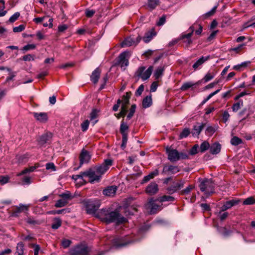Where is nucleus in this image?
<instances>
[{"mask_svg":"<svg viewBox=\"0 0 255 255\" xmlns=\"http://www.w3.org/2000/svg\"><path fill=\"white\" fill-rule=\"evenodd\" d=\"M95 13V11L93 9H87L85 11V15L87 17H91Z\"/></svg>","mask_w":255,"mask_h":255,"instance_id":"obj_60","label":"nucleus"},{"mask_svg":"<svg viewBox=\"0 0 255 255\" xmlns=\"http://www.w3.org/2000/svg\"><path fill=\"white\" fill-rule=\"evenodd\" d=\"M148 204L150 208V213L151 214H155L161 210L162 204H156L152 199L149 201Z\"/></svg>","mask_w":255,"mask_h":255,"instance_id":"obj_14","label":"nucleus"},{"mask_svg":"<svg viewBox=\"0 0 255 255\" xmlns=\"http://www.w3.org/2000/svg\"><path fill=\"white\" fill-rule=\"evenodd\" d=\"M194 186L190 185H189L187 187H186L185 189L183 190L181 192V194L182 195H186L189 194L190 191L193 189Z\"/></svg>","mask_w":255,"mask_h":255,"instance_id":"obj_51","label":"nucleus"},{"mask_svg":"<svg viewBox=\"0 0 255 255\" xmlns=\"http://www.w3.org/2000/svg\"><path fill=\"white\" fill-rule=\"evenodd\" d=\"M198 148L199 146L198 144L194 145L193 147L191 149L190 151V154L191 155H195L197 153Z\"/></svg>","mask_w":255,"mask_h":255,"instance_id":"obj_64","label":"nucleus"},{"mask_svg":"<svg viewBox=\"0 0 255 255\" xmlns=\"http://www.w3.org/2000/svg\"><path fill=\"white\" fill-rule=\"evenodd\" d=\"M144 90V86L143 84H141L139 86L138 88L135 92V95L136 96H140Z\"/></svg>","mask_w":255,"mask_h":255,"instance_id":"obj_63","label":"nucleus"},{"mask_svg":"<svg viewBox=\"0 0 255 255\" xmlns=\"http://www.w3.org/2000/svg\"><path fill=\"white\" fill-rule=\"evenodd\" d=\"M127 113V107L125 105H122L121 112L118 114H115L118 119H120L121 117H124Z\"/></svg>","mask_w":255,"mask_h":255,"instance_id":"obj_35","label":"nucleus"},{"mask_svg":"<svg viewBox=\"0 0 255 255\" xmlns=\"http://www.w3.org/2000/svg\"><path fill=\"white\" fill-rule=\"evenodd\" d=\"M91 251L90 247L85 245L80 244L70 250L69 255H88Z\"/></svg>","mask_w":255,"mask_h":255,"instance_id":"obj_4","label":"nucleus"},{"mask_svg":"<svg viewBox=\"0 0 255 255\" xmlns=\"http://www.w3.org/2000/svg\"><path fill=\"white\" fill-rule=\"evenodd\" d=\"M153 67L152 66H149L145 70V67L141 66L138 68L135 73V76L138 78V79L141 78L143 81L147 80L151 76Z\"/></svg>","mask_w":255,"mask_h":255,"instance_id":"obj_5","label":"nucleus"},{"mask_svg":"<svg viewBox=\"0 0 255 255\" xmlns=\"http://www.w3.org/2000/svg\"><path fill=\"white\" fill-rule=\"evenodd\" d=\"M67 203V201H65L62 199H60L56 201L55 206L57 208H61L65 206Z\"/></svg>","mask_w":255,"mask_h":255,"instance_id":"obj_43","label":"nucleus"},{"mask_svg":"<svg viewBox=\"0 0 255 255\" xmlns=\"http://www.w3.org/2000/svg\"><path fill=\"white\" fill-rule=\"evenodd\" d=\"M35 56L33 54H27L22 57V59L24 61H30L34 60Z\"/></svg>","mask_w":255,"mask_h":255,"instance_id":"obj_45","label":"nucleus"},{"mask_svg":"<svg viewBox=\"0 0 255 255\" xmlns=\"http://www.w3.org/2000/svg\"><path fill=\"white\" fill-rule=\"evenodd\" d=\"M36 48V45L34 44H27L22 48V50L26 51L29 50L34 49Z\"/></svg>","mask_w":255,"mask_h":255,"instance_id":"obj_53","label":"nucleus"},{"mask_svg":"<svg viewBox=\"0 0 255 255\" xmlns=\"http://www.w3.org/2000/svg\"><path fill=\"white\" fill-rule=\"evenodd\" d=\"M117 190L116 186H109L103 190V193L107 196H113L116 194Z\"/></svg>","mask_w":255,"mask_h":255,"instance_id":"obj_21","label":"nucleus"},{"mask_svg":"<svg viewBox=\"0 0 255 255\" xmlns=\"http://www.w3.org/2000/svg\"><path fill=\"white\" fill-rule=\"evenodd\" d=\"M20 16V13L18 12L14 13L9 19V21L10 22H13L15 21Z\"/></svg>","mask_w":255,"mask_h":255,"instance_id":"obj_52","label":"nucleus"},{"mask_svg":"<svg viewBox=\"0 0 255 255\" xmlns=\"http://www.w3.org/2000/svg\"><path fill=\"white\" fill-rule=\"evenodd\" d=\"M131 242L127 239L126 237H117L112 242V246L116 249H120L125 247L131 243Z\"/></svg>","mask_w":255,"mask_h":255,"instance_id":"obj_10","label":"nucleus"},{"mask_svg":"<svg viewBox=\"0 0 255 255\" xmlns=\"http://www.w3.org/2000/svg\"><path fill=\"white\" fill-rule=\"evenodd\" d=\"M160 3V0H147V6L150 10L154 9Z\"/></svg>","mask_w":255,"mask_h":255,"instance_id":"obj_27","label":"nucleus"},{"mask_svg":"<svg viewBox=\"0 0 255 255\" xmlns=\"http://www.w3.org/2000/svg\"><path fill=\"white\" fill-rule=\"evenodd\" d=\"M98 112L99 111L96 109H93L92 110L90 115L91 121L94 120L97 117Z\"/></svg>","mask_w":255,"mask_h":255,"instance_id":"obj_54","label":"nucleus"},{"mask_svg":"<svg viewBox=\"0 0 255 255\" xmlns=\"http://www.w3.org/2000/svg\"><path fill=\"white\" fill-rule=\"evenodd\" d=\"M28 209V206L20 204L18 206H16L15 209L12 211V216L15 217H18L20 213L27 211Z\"/></svg>","mask_w":255,"mask_h":255,"instance_id":"obj_15","label":"nucleus"},{"mask_svg":"<svg viewBox=\"0 0 255 255\" xmlns=\"http://www.w3.org/2000/svg\"><path fill=\"white\" fill-rule=\"evenodd\" d=\"M80 165L83 164L84 163H87L90 160L91 156L89 154V153L84 149H83L81 151V153L80 155Z\"/></svg>","mask_w":255,"mask_h":255,"instance_id":"obj_17","label":"nucleus"},{"mask_svg":"<svg viewBox=\"0 0 255 255\" xmlns=\"http://www.w3.org/2000/svg\"><path fill=\"white\" fill-rule=\"evenodd\" d=\"M25 29V26L23 24L19 25L18 26L14 27L13 28V31L14 32H20L22 31Z\"/></svg>","mask_w":255,"mask_h":255,"instance_id":"obj_56","label":"nucleus"},{"mask_svg":"<svg viewBox=\"0 0 255 255\" xmlns=\"http://www.w3.org/2000/svg\"><path fill=\"white\" fill-rule=\"evenodd\" d=\"M97 172L93 167L83 172V175L85 177H88V181L91 183H95L99 182L101 180L100 176L97 174Z\"/></svg>","mask_w":255,"mask_h":255,"instance_id":"obj_8","label":"nucleus"},{"mask_svg":"<svg viewBox=\"0 0 255 255\" xmlns=\"http://www.w3.org/2000/svg\"><path fill=\"white\" fill-rule=\"evenodd\" d=\"M210 58V56H202L193 64V68L194 70H197L204 63L208 61Z\"/></svg>","mask_w":255,"mask_h":255,"instance_id":"obj_23","label":"nucleus"},{"mask_svg":"<svg viewBox=\"0 0 255 255\" xmlns=\"http://www.w3.org/2000/svg\"><path fill=\"white\" fill-rule=\"evenodd\" d=\"M214 76H215L214 74L208 72L204 76V77L203 78V80L205 81V82H207L211 80L212 79H213Z\"/></svg>","mask_w":255,"mask_h":255,"instance_id":"obj_50","label":"nucleus"},{"mask_svg":"<svg viewBox=\"0 0 255 255\" xmlns=\"http://www.w3.org/2000/svg\"><path fill=\"white\" fill-rule=\"evenodd\" d=\"M128 128L129 127L128 125L124 121V120H123L121 122L120 128V132L122 135H128L127 131L128 130Z\"/></svg>","mask_w":255,"mask_h":255,"instance_id":"obj_28","label":"nucleus"},{"mask_svg":"<svg viewBox=\"0 0 255 255\" xmlns=\"http://www.w3.org/2000/svg\"><path fill=\"white\" fill-rule=\"evenodd\" d=\"M166 21V16L162 15L159 19V21L157 22L156 24L158 26L163 25Z\"/></svg>","mask_w":255,"mask_h":255,"instance_id":"obj_62","label":"nucleus"},{"mask_svg":"<svg viewBox=\"0 0 255 255\" xmlns=\"http://www.w3.org/2000/svg\"><path fill=\"white\" fill-rule=\"evenodd\" d=\"M97 216L101 221L107 224L116 222V224H120L126 221V219L119 211H112L110 209H103L98 213Z\"/></svg>","mask_w":255,"mask_h":255,"instance_id":"obj_1","label":"nucleus"},{"mask_svg":"<svg viewBox=\"0 0 255 255\" xmlns=\"http://www.w3.org/2000/svg\"><path fill=\"white\" fill-rule=\"evenodd\" d=\"M195 85V84L191 82H186L183 84V85L180 88V89L182 91H186Z\"/></svg>","mask_w":255,"mask_h":255,"instance_id":"obj_37","label":"nucleus"},{"mask_svg":"<svg viewBox=\"0 0 255 255\" xmlns=\"http://www.w3.org/2000/svg\"><path fill=\"white\" fill-rule=\"evenodd\" d=\"M152 105L151 96H146L142 101V106L144 108L149 107Z\"/></svg>","mask_w":255,"mask_h":255,"instance_id":"obj_29","label":"nucleus"},{"mask_svg":"<svg viewBox=\"0 0 255 255\" xmlns=\"http://www.w3.org/2000/svg\"><path fill=\"white\" fill-rule=\"evenodd\" d=\"M61 221L59 218H56L54 222L52 224L51 228L53 229H57L61 226Z\"/></svg>","mask_w":255,"mask_h":255,"instance_id":"obj_44","label":"nucleus"},{"mask_svg":"<svg viewBox=\"0 0 255 255\" xmlns=\"http://www.w3.org/2000/svg\"><path fill=\"white\" fill-rule=\"evenodd\" d=\"M243 106V101L242 100H240L238 102L233 104L232 108L233 112H237Z\"/></svg>","mask_w":255,"mask_h":255,"instance_id":"obj_32","label":"nucleus"},{"mask_svg":"<svg viewBox=\"0 0 255 255\" xmlns=\"http://www.w3.org/2000/svg\"><path fill=\"white\" fill-rule=\"evenodd\" d=\"M24 252V245L22 243L20 242L17 244L16 247V254L19 255H23Z\"/></svg>","mask_w":255,"mask_h":255,"instance_id":"obj_34","label":"nucleus"},{"mask_svg":"<svg viewBox=\"0 0 255 255\" xmlns=\"http://www.w3.org/2000/svg\"><path fill=\"white\" fill-rule=\"evenodd\" d=\"M176 188V187H175L174 184H173L172 185L168 187L167 190L169 194H173L177 191V188Z\"/></svg>","mask_w":255,"mask_h":255,"instance_id":"obj_61","label":"nucleus"},{"mask_svg":"<svg viewBox=\"0 0 255 255\" xmlns=\"http://www.w3.org/2000/svg\"><path fill=\"white\" fill-rule=\"evenodd\" d=\"M205 126V124L204 123H197L194 126L193 130L192 131V134L194 135H198L202 130Z\"/></svg>","mask_w":255,"mask_h":255,"instance_id":"obj_24","label":"nucleus"},{"mask_svg":"<svg viewBox=\"0 0 255 255\" xmlns=\"http://www.w3.org/2000/svg\"><path fill=\"white\" fill-rule=\"evenodd\" d=\"M33 115L36 120L40 123H45L48 120L47 114L46 113H33Z\"/></svg>","mask_w":255,"mask_h":255,"instance_id":"obj_18","label":"nucleus"},{"mask_svg":"<svg viewBox=\"0 0 255 255\" xmlns=\"http://www.w3.org/2000/svg\"><path fill=\"white\" fill-rule=\"evenodd\" d=\"M9 177L7 176H0V184L3 185L8 182Z\"/></svg>","mask_w":255,"mask_h":255,"instance_id":"obj_58","label":"nucleus"},{"mask_svg":"<svg viewBox=\"0 0 255 255\" xmlns=\"http://www.w3.org/2000/svg\"><path fill=\"white\" fill-rule=\"evenodd\" d=\"M242 143V140L237 136H234L231 139V143L233 145H238Z\"/></svg>","mask_w":255,"mask_h":255,"instance_id":"obj_38","label":"nucleus"},{"mask_svg":"<svg viewBox=\"0 0 255 255\" xmlns=\"http://www.w3.org/2000/svg\"><path fill=\"white\" fill-rule=\"evenodd\" d=\"M199 187L200 190L207 196L215 192V184L212 179H200Z\"/></svg>","mask_w":255,"mask_h":255,"instance_id":"obj_2","label":"nucleus"},{"mask_svg":"<svg viewBox=\"0 0 255 255\" xmlns=\"http://www.w3.org/2000/svg\"><path fill=\"white\" fill-rule=\"evenodd\" d=\"M180 171L179 168L178 166L174 165H165L163 167V173H170L171 174H175Z\"/></svg>","mask_w":255,"mask_h":255,"instance_id":"obj_19","label":"nucleus"},{"mask_svg":"<svg viewBox=\"0 0 255 255\" xmlns=\"http://www.w3.org/2000/svg\"><path fill=\"white\" fill-rule=\"evenodd\" d=\"M255 203V199L253 197H249L246 199L244 202V205H253Z\"/></svg>","mask_w":255,"mask_h":255,"instance_id":"obj_49","label":"nucleus"},{"mask_svg":"<svg viewBox=\"0 0 255 255\" xmlns=\"http://www.w3.org/2000/svg\"><path fill=\"white\" fill-rule=\"evenodd\" d=\"M86 212L88 214H94L99 208L101 203L99 200H87L84 202Z\"/></svg>","mask_w":255,"mask_h":255,"instance_id":"obj_6","label":"nucleus"},{"mask_svg":"<svg viewBox=\"0 0 255 255\" xmlns=\"http://www.w3.org/2000/svg\"><path fill=\"white\" fill-rule=\"evenodd\" d=\"M210 144L207 141H204L200 145V149L201 152H204L208 149L210 148Z\"/></svg>","mask_w":255,"mask_h":255,"instance_id":"obj_40","label":"nucleus"},{"mask_svg":"<svg viewBox=\"0 0 255 255\" xmlns=\"http://www.w3.org/2000/svg\"><path fill=\"white\" fill-rule=\"evenodd\" d=\"M136 109V105L135 104L132 105L129 110V112L127 117V119L129 120L133 116Z\"/></svg>","mask_w":255,"mask_h":255,"instance_id":"obj_42","label":"nucleus"},{"mask_svg":"<svg viewBox=\"0 0 255 255\" xmlns=\"http://www.w3.org/2000/svg\"><path fill=\"white\" fill-rule=\"evenodd\" d=\"M215 132V128L211 126L207 127V128L206 129V133L208 135H212Z\"/></svg>","mask_w":255,"mask_h":255,"instance_id":"obj_59","label":"nucleus"},{"mask_svg":"<svg viewBox=\"0 0 255 255\" xmlns=\"http://www.w3.org/2000/svg\"><path fill=\"white\" fill-rule=\"evenodd\" d=\"M158 174V170L157 169L155 170L153 172L150 173L148 175L145 176L141 182V184H144L147 182L150 179H153L155 176Z\"/></svg>","mask_w":255,"mask_h":255,"instance_id":"obj_26","label":"nucleus"},{"mask_svg":"<svg viewBox=\"0 0 255 255\" xmlns=\"http://www.w3.org/2000/svg\"><path fill=\"white\" fill-rule=\"evenodd\" d=\"M101 73V70L99 68H97L95 70L93 71L90 76V79L94 84H96L98 82L100 77Z\"/></svg>","mask_w":255,"mask_h":255,"instance_id":"obj_20","label":"nucleus"},{"mask_svg":"<svg viewBox=\"0 0 255 255\" xmlns=\"http://www.w3.org/2000/svg\"><path fill=\"white\" fill-rule=\"evenodd\" d=\"M130 55L129 51H126L121 53L118 58L117 64L120 65L124 70L128 65V59Z\"/></svg>","mask_w":255,"mask_h":255,"instance_id":"obj_9","label":"nucleus"},{"mask_svg":"<svg viewBox=\"0 0 255 255\" xmlns=\"http://www.w3.org/2000/svg\"><path fill=\"white\" fill-rule=\"evenodd\" d=\"M89 124L90 122L86 120L81 124V129L83 131H86L88 129Z\"/></svg>","mask_w":255,"mask_h":255,"instance_id":"obj_47","label":"nucleus"},{"mask_svg":"<svg viewBox=\"0 0 255 255\" xmlns=\"http://www.w3.org/2000/svg\"><path fill=\"white\" fill-rule=\"evenodd\" d=\"M174 200L175 199L173 197L169 195H164L160 198V201L161 202L166 201L173 202Z\"/></svg>","mask_w":255,"mask_h":255,"instance_id":"obj_46","label":"nucleus"},{"mask_svg":"<svg viewBox=\"0 0 255 255\" xmlns=\"http://www.w3.org/2000/svg\"><path fill=\"white\" fill-rule=\"evenodd\" d=\"M155 35L154 33V30H152L151 31H148L145 34V35L143 37V40L145 43L149 42L152 38L153 36Z\"/></svg>","mask_w":255,"mask_h":255,"instance_id":"obj_30","label":"nucleus"},{"mask_svg":"<svg viewBox=\"0 0 255 255\" xmlns=\"http://www.w3.org/2000/svg\"><path fill=\"white\" fill-rule=\"evenodd\" d=\"M128 135H122V143L121 144V147L123 149H124L126 146L128 141Z\"/></svg>","mask_w":255,"mask_h":255,"instance_id":"obj_57","label":"nucleus"},{"mask_svg":"<svg viewBox=\"0 0 255 255\" xmlns=\"http://www.w3.org/2000/svg\"><path fill=\"white\" fill-rule=\"evenodd\" d=\"M158 191V186L155 182L150 183L146 188L145 192L150 195H152L156 194Z\"/></svg>","mask_w":255,"mask_h":255,"instance_id":"obj_16","label":"nucleus"},{"mask_svg":"<svg viewBox=\"0 0 255 255\" xmlns=\"http://www.w3.org/2000/svg\"><path fill=\"white\" fill-rule=\"evenodd\" d=\"M130 92H127L126 95L123 97V104L122 105H125L127 107V105L129 103V99L131 96Z\"/></svg>","mask_w":255,"mask_h":255,"instance_id":"obj_36","label":"nucleus"},{"mask_svg":"<svg viewBox=\"0 0 255 255\" xmlns=\"http://www.w3.org/2000/svg\"><path fill=\"white\" fill-rule=\"evenodd\" d=\"M190 133L189 128H184L179 135V139H181L187 137Z\"/></svg>","mask_w":255,"mask_h":255,"instance_id":"obj_41","label":"nucleus"},{"mask_svg":"<svg viewBox=\"0 0 255 255\" xmlns=\"http://www.w3.org/2000/svg\"><path fill=\"white\" fill-rule=\"evenodd\" d=\"M241 202V200L234 198L232 200L227 201L224 203L223 206L221 207V211H225L229 209H231L232 207L238 205Z\"/></svg>","mask_w":255,"mask_h":255,"instance_id":"obj_12","label":"nucleus"},{"mask_svg":"<svg viewBox=\"0 0 255 255\" xmlns=\"http://www.w3.org/2000/svg\"><path fill=\"white\" fill-rule=\"evenodd\" d=\"M141 37L138 35L136 38L130 36L126 38L122 43V47L130 46L133 45H137L141 40Z\"/></svg>","mask_w":255,"mask_h":255,"instance_id":"obj_11","label":"nucleus"},{"mask_svg":"<svg viewBox=\"0 0 255 255\" xmlns=\"http://www.w3.org/2000/svg\"><path fill=\"white\" fill-rule=\"evenodd\" d=\"M164 71V67L163 66L158 67L154 72V76L155 79H158L163 74Z\"/></svg>","mask_w":255,"mask_h":255,"instance_id":"obj_31","label":"nucleus"},{"mask_svg":"<svg viewBox=\"0 0 255 255\" xmlns=\"http://www.w3.org/2000/svg\"><path fill=\"white\" fill-rule=\"evenodd\" d=\"M166 153L168 154V159L171 162H176L181 159L188 158V155L184 152H178L176 149L167 147Z\"/></svg>","mask_w":255,"mask_h":255,"instance_id":"obj_3","label":"nucleus"},{"mask_svg":"<svg viewBox=\"0 0 255 255\" xmlns=\"http://www.w3.org/2000/svg\"><path fill=\"white\" fill-rule=\"evenodd\" d=\"M60 197H61V199L65 200V201H67L68 200L72 199L73 196H72L71 193L69 191H66L65 192L60 194Z\"/></svg>","mask_w":255,"mask_h":255,"instance_id":"obj_33","label":"nucleus"},{"mask_svg":"<svg viewBox=\"0 0 255 255\" xmlns=\"http://www.w3.org/2000/svg\"><path fill=\"white\" fill-rule=\"evenodd\" d=\"M52 137V134L51 132H46L41 135L37 141L38 144L43 146L46 143H49Z\"/></svg>","mask_w":255,"mask_h":255,"instance_id":"obj_13","label":"nucleus"},{"mask_svg":"<svg viewBox=\"0 0 255 255\" xmlns=\"http://www.w3.org/2000/svg\"><path fill=\"white\" fill-rule=\"evenodd\" d=\"M113 164V160L111 159H106L104 162L100 165L93 167L96 170L97 174L100 176L101 178L102 175L105 174Z\"/></svg>","mask_w":255,"mask_h":255,"instance_id":"obj_7","label":"nucleus"},{"mask_svg":"<svg viewBox=\"0 0 255 255\" xmlns=\"http://www.w3.org/2000/svg\"><path fill=\"white\" fill-rule=\"evenodd\" d=\"M4 8V1L3 0H0V17L6 14L7 11L3 10Z\"/></svg>","mask_w":255,"mask_h":255,"instance_id":"obj_39","label":"nucleus"},{"mask_svg":"<svg viewBox=\"0 0 255 255\" xmlns=\"http://www.w3.org/2000/svg\"><path fill=\"white\" fill-rule=\"evenodd\" d=\"M26 222L30 225H39L40 224V222L37 220H35L34 219L28 217L26 219Z\"/></svg>","mask_w":255,"mask_h":255,"instance_id":"obj_48","label":"nucleus"},{"mask_svg":"<svg viewBox=\"0 0 255 255\" xmlns=\"http://www.w3.org/2000/svg\"><path fill=\"white\" fill-rule=\"evenodd\" d=\"M85 176L83 175V172H81L80 174L73 175L72 178L77 182V184L81 186L87 183V181L83 178Z\"/></svg>","mask_w":255,"mask_h":255,"instance_id":"obj_22","label":"nucleus"},{"mask_svg":"<svg viewBox=\"0 0 255 255\" xmlns=\"http://www.w3.org/2000/svg\"><path fill=\"white\" fill-rule=\"evenodd\" d=\"M217 7H218V5L214 6L213 7V8L210 11H209V12L205 13V17H208L211 16L212 15H213V14H214V13H215V12L216 11Z\"/></svg>","mask_w":255,"mask_h":255,"instance_id":"obj_55","label":"nucleus"},{"mask_svg":"<svg viewBox=\"0 0 255 255\" xmlns=\"http://www.w3.org/2000/svg\"><path fill=\"white\" fill-rule=\"evenodd\" d=\"M221 145L219 143H214L210 147V151L213 154H217L221 151Z\"/></svg>","mask_w":255,"mask_h":255,"instance_id":"obj_25","label":"nucleus"}]
</instances>
